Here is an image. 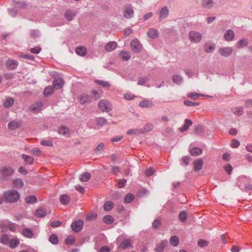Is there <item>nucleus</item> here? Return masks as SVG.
<instances>
[{
	"label": "nucleus",
	"instance_id": "1",
	"mask_svg": "<svg viewBox=\"0 0 252 252\" xmlns=\"http://www.w3.org/2000/svg\"><path fill=\"white\" fill-rule=\"evenodd\" d=\"M4 197L7 202L13 203L18 201L20 198V194L15 190H10L5 191L3 194Z\"/></svg>",
	"mask_w": 252,
	"mask_h": 252
},
{
	"label": "nucleus",
	"instance_id": "2",
	"mask_svg": "<svg viewBox=\"0 0 252 252\" xmlns=\"http://www.w3.org/2000/svg\"><path fill=\"white\" fill-rule=\"evenodd\" d=\"M123 14L124 17L126 19L132 18L134 14L132 6L130 4L125 5L123 8Z\"/></svg>",
	"mask_w": 252,
	"mask_h": 252
},
{
	"label": "nucleus",
	"instance_id": "3",
	"mask_svg": "<svg viewBox=\"0 0 252 252\" xmlns=\"http://www.w3.org/2000/svg\"><path fill=\"white\" fill-rule=\"evenodd\" d=\"M14 172V170L8 166H4L0 169L1 178L3 180H7L8 177L12 175Z\"/></svg>",
	"mask_w": 252,
	"mask_h": 252
},
{
	"label": "nucleus",
	"instance_id": "4",
	"mask_svg": "<svg viewBox=\"0 0 252 252\" xmlns=\"http://www.w3.org/2000/svg\"><path fill=\"white\" fill-rule=\"evenodd\" d=\"M188 36L190 42L196 43L200 42L202 38V34L194 31H190Z\"/></svg>",
	"mask_w": 252,
	"mask_h": 252
},
{
	"label": "nucleus",
	"instance_id": "5",
	"mask_svg": "<svg viewBox=\"0 0 252 252\" xmlns=\"http://www.w3.org/2000/svg\"><path fill=\"white\" fill-rule=\"evenodd\" d=\"M131 50L134 53H138L142 49V45L137 39L132 40L130 44Z\"/></svg>",
	"mask_w": 252,
	"mask_h": 252
},
{
	"label": "nucleus",
	"instance_id": "6",
	"mask_svg": "<svg viewBox=\"0 0 252 252\" xmlns=\"http://www.w3.org/2000/svg\"><path fill=\"white\" fill-rule=\"evenodd\" d=\"M233 51V49L231 47H222L219 49L220 55L224 57H228L230 56Z\"/></svg>",
	"mask_w": 252,
	"mask_h": 252
},
{
	"label": "nucleus",
	"instance_id": "7",
	"mask_svg": "<svg viewBox=\"0 0 252 252\" xmlns=\"http://www.w3.org/2000/svg\"><path fill=\"white\" fill-rule=\"evenodd\" d=\"M98 106L102 111L108 112L111 110V105L107 100L102 99L98 103Z\"/></svg>",
	"mask_w": 252,
	"mask_h": 252
},
{
	"label": "nucleus",
	"instance_id": "8",
	"mask_svg": "<svg viewBox=\"0 0 252 252\" xmlns=\"http://www.w3.org/2000/svg\"><path fill=\"white\" fill-rule=\"evenodd\" d=\"M83 221L79 220L73 222L71 225L72 230L74 232H79L81 231L83 226Z\"/></svg>",
	"mask_w": 252,
	"mask_h": 252
},
{
	"label": "nucleus",
	"instance_id": "9",
	"mask_svg": "<svg viewBox=\"0 0 252 252\" xmlns=\"http://www.w3.org/2000/svg\"><path fill=\"white\" fill-rule=\"evenodd\" d=\"M18 65V62L14 60L9 59L5 62L6 67L10 70L15 69Z\"/></svg>",
	"mask_w": 252,
	"mask_h": 252
},
{
	"label": "nucleus",
	"instance_id": "10",
	"mask_svg": "<svg viewBox=\"0 0 252 252\" xmlns=\"http://www.w3.org/2000/svg\"><path fill=\"white\" fill-rule=\"evenodd\" d=\"M64 84V80L61 78H57L53 81V85L54 88L57 90L61 89L63 88Z\"/></svg>",
	"mask_w": 252,
	"mask_h": 252
},
{
	"label": "nucleus",
	"instance_id": "11",
	"mask_svg": "<svg viewBox=\"0 0 252 252\" xmlns=\"http://www.w3.org/2000/svg\"><path fill=\"white\" fill-rule=\"evenodd\" d=\"M168 242L164 240L160 242L155 248L156 252H162L164 249L167 246Z\"/></svg>",
	"mask_w": 252,
	"mask_h": 252
},
{
	"label": "nucleus",
	"instance_id": "12",
	"mask_svg": "<svg viewBox=\"0 0 252 252\" xmlns=\"http://www.w3.org/2000/svg\"><path fill=\"white\" fill-rule=\"evenodd\" d=\"M235 34L231 30H227L224 34V38L226 41H230L234 39Z\"/></svg>",
	"mask_w": 252,
	"mask_h": 252
},
{
	"label": "nucleus",
	"instance_id": "13",
	"mask_svg": "<svg viewBox=\"0 0 252 252\" xmlns=\"http://www.w3.org/2000/svg\"><path fill=\"white\" fill-rule=\"evenodd\" d=\"M213 0H202L201 6L204 9H209L214 6Z\"/></svg>",
	"mask_w": 252,
	"mask_h": 252
},
{
	"label": "nucleus",
	"instance_id": "14",
	"mask_svg": "<svg viewBox=\"0 0 252 252\" xmlns=\"http://www.w3.org/2000/svg\"><path fill=\"white\" fill-rule=\"evenodd\" d=\"M77 14L75 10H68L64 13V17L68 21L72 20Z\"/></svg>",
	"mask_w": 252,
	"mask_h": 252
},
{
	"label": "nucleus",
	"instance_id": "15",
	"mask_svg": "<svg viewBox=\"0 0 252 252\" xmlns=\"http://www.w3.org/2000/svg\"><path fill=\"white\" fill-rule=\"evenodd\" d=\"M78 99L80 103L85 104L86 103H88L91 102V97L87 94H81L78 97Z\"/></svg>",
	"mask_w": 252,
	"mask_h": 252
},
{
	"label": "nucleus",
	"instance_id": "16",
	"mask_svg": "<svg viewBox=\"0 0 252 252\" xmlns=\"http://www.w3.org/2000/svg\"><path fill=\"white\" fill-rule=\"evenodd\" d=\"M147 35L149 38H156L158 36L159 32L157 29H150L147 32Z\"/></svg>",
	"mask_w": 252,
	"mask_h": 252
},
{
	"label": "nucleus",
	"instance_id": "17",
	"mask_svg": "<svg viewBox=\"0 0 252 252\" xmlns=\"http://www.w3.org/2000/svg\"><path fill=\"white\" fill-rule=\"evenodd\" d=\"M117 44L115 41H111L105 46V50L107 52H111L116 48Z\"/></svg>",
	"mask_w": 252,
	"mask_h": 252
},
{
	"label": "nucleus",
	"instance_id": "18",
	"mask_svg": "<svg viewBox=\"0 0 252 252\" xmlns=\"http://www.w3.org/2000/svg\"><path fill=\"white\" fill-rule=\"evenodd\" d=\"M153 105L152 101L149 99L141 101L139 103V106L142 108L152 107Z\"/></svg>",
	"mask_w": 252,
	"mask_h": 252
},
{
	"label": "nucleus",
	"instance_id": "19",
	"mask_svg": "<svg viewBox=\"0 0 252 252\" xmlns=\"http://www.w3.org/2000/svg\"><path fill=\"white\" fill-rule=\"evenodd\" d=\"M169 14V10L166 6L163 7L160 10L159 20L161 21L163 19L167 17Z\"/></svg>",
	"mask_w": 252,
	"mask_h": 252
},
{
	"label": "nucleus",
	"instance_id": "20",
	"mask_svg": "<svg viewBox=\"0 0 252 252\" xmlns=\"http://www.w3.org/2000/svg\"><path fill=\"white\" fill-rule=\"evenodd\" d=\"M132 246L131 239H125L120 244V247L123 249H126Z\"/></svg>",
	"mask_w": 252,
	"mask_h": 252
},
{
	"label": "nucleus",
	"instance_id": "21",
	"mask_svg": "<svg viewBox=\"0 0 252 252\" xmlns=\"http://www.w3.org/2000/svg\"><path fill=\"white\" fill-rule=\"evenodd\" d=\"M59 133L64 136L68 137L70 134V131L68 127L65 126H61L59 129Z\"/></svg>",
	"mask_w": 252,
	"mask_h": 252
},
{
	"label": "nucleus",
	"instance_id": "22",
	"mask_svg": "<svg viewBox=\"0 0 252 252\" xmlns=\"http://www.w3.org/2000/svg\"><path fill=\"white\" fill-rule=\"evenodd\" d=\"M76 54L81 56H84L87 53V49L83 46L77 47L75 49Z\"/></svg>",
	"mask_w": 252,
	"mask_h": 252
},
{
	"label": "nucleus",
	"instance_id": "23",
	"mask_svg": "<svg viewBox=\"0 0 252 252\" xmlns=\"http://www.w3.org/2000/svg\"><path fill=\"white\" fill-rule=\"evenodd\" d=\"M119 56L123 61H126L128 60L131 55L129 52L127 51H122L120 53Z\"/></svg>",
	"mask_w": 252,
	"mask_h": 252
},
{
	"label": "nucleus",
	"instance_id": "24",
	"mask_svg": "<svg viewBox=\"0 0 252 252\" xmlns=\"http://www.w3.org/2000/svg\"><path fill=\"white\" fill-rule=\"evenodd\" d=\"M194 168L195 171L200 170L203 166V161L201 159L195 160L193 162Z\"/></svg>",
	"mask_w": 252,
	"mask_h": 252
},
{
	"label": "nucleus",
	"instance_id": "25",
	"mask_svg": "<svg viewBox=\"0 0 252 252\" xmlns=\"http://www.w3.org/2000/svg\"><path fill=\"white\" fill-rule=\"evenodd\" d=\"M215 48V45L214 43H207L205 44L204 49L207 53H211Z\"/></svg>",
	"mask_w": 252,
	"mask_h": 252
},
{
	"label": "nucleus",
	"instance_id": "26",
	"mask_svg": "<svg viewBox=\"0 0 252 252\" xmlns=\"http://www.w3.org/2000/svg\"><path fill=\"white\" fill-rule=\"evenodd\" d=\"M192 124V122L191 120L189 119H186L185 121L184 126L180 128L179 130L181 132H183L187 130L189 126H190Z\"/></svg>",
	"mask_w": 252,
	"mask_h": 252
},
{
	"label": "nucleus",
	"instance_id": "27",
	"mask_svg": "<svg viewBox=\"0 0 252 252\" xmlns=\"http://www.w3.org/2000/svg\"><path fill=\"white\" fill-rule=\"evenodd\" d=\"M20 126V124L15 121H11L8 124V127L10 130H15Z\"/></svg>",
	"mask_w": 252,
	"mask_h": 252
},
{
	"label": "nucleus",
	"instance_id": "28",
	"mask_svg": "<svg viewBox=\"0 0 252 252\" xmlns=\"http://www.w3.org/2000/svg\"><path fill=\"white\" fill-rule=\"evenodd\" d=\"M22 158L26 163L29 164H32L34 162V158L30 156L22 154Z\"/></svg>",
	"mask_w": 252,
	"mask_h": 252
},
{
	"label": "nucleus",
	"instance_id": "29",
	"mask_svg": "<svg viewBox=\"0 0 252 252\" xmlns=\"http://www.w3.org/2000/svg\"><path fill=\"white\" fill-rule=\"evenodd\" d=\"M12 182L15 188H21L24 186V182L20 179H16L15 180H13Z\"/></svg>",
	"mask_w": 252,
	"mask_h": 252
},
{
	"label": "nucleus",
	"instance_id": "30",
	"mask_svg": "<svg viewBox=\"0 0 252 252\" xmlns=\"http://www.w3.org/2000/svg\"><path fill=\"white\" fill-rule=\"evenodd\" d=\"M46 215V211L45 209L42 207L37 209L35 212V215L37 217L43 218Z\"/></svg>",
	"mask_w": 252,
	"mask_h": 252
},
{
	"label": "nucleus",
	"instance_id": "31",
	"mask_svg": "<svg viewBox=\"0 0 252 252\" xmlns=\"http://www.w3.org/2000/svg\"><path fill=\"white\" fill-rule=\"evenodd\" d=\"M54 92V89L52 87L48 86L45 88L44 90L43 93L45 96H48L52 95Z\"/></svg>",
	"mask_w": 252,
	"mask_h": 252
},
{
	"label": "nucleus",
	"instance_id": "32",
	"mask_svg": "<svg viewBox=\"0 0 252 252\" xmlns=\"http://www.w3.org/2000/svg\"><path fill=\"white\" fill-rule=\"evenodd\" d=\"M143 133V131L140 129H131L128 130L127 132L128 135H138Z\"/></svg>",
	"mask_w": 252,
	"mask_h": 252
},
{
	"label": "nucleus",
	"instance_id": "33",
	"mask_svg": "<svg viewBox=\"0 0 252 252\" xmlns=\"http://www.w3.org/2000/svg\"><path fill=\"white\" fill-rule=\"evenodd\" d=\"M60 201L62 204L66 205L69 203L70 197L67 195L63 194L60 196Z\"/></svg>",
	"mask_w": 252,
	"mask_h": 252
},
{
	"label": "nucleus",
	"instance_id": "34",
	"mask_svg": "<svg viewBox=\"0 0 252 252\" xmlns=\"http://www.w3.org/2000/svg\"><path fill=\"white\" fill-rule=\"evenodd\" d=\"M170 243L173 247L177 246L179 244V238L176 236H173L170 239Z\"/></svg>",
	"mask_w": 252,
	"mask_h": 252
},
{
	"label": "nucleus",
	"instance_id": "35",
	"mask_svg": "<svg viewBox=\"0 0 252 252\" xmlns=\"http://www.w3.org/2000/svg\"><path fill=\"white\" fill-rule=\"evenodd\" d=\"M202 151L198 148H194L190 150V154L193 156H197L201 155Z\"/></svg>",
	"mask_w": 252,
	"mask_h": 252
},
{
	"label": "nucleus",
	"instance_id": "36",
	"mask_svg": "<svg viewBox=\"0 0 252 252\" xmlns=\"http://www.w3.org/2000/svg\"><path fill=\"white\" fill-rule=\"evenodd\" d=\"M104 144L103 143H99L94 149V152L96 154H100L104 149Z\"/></svg>",
	"mask_w": 252,
	"mask_h": 252
},
{
	"label": "nucleus",
	"instance_id": "37",
	"mask_svg": "<svg viewBox=\"0 0 252 252\" xmlns=\"http://www.w3.org/2000/svg\"><path fill=\"white\" fill-rule=\"evenodd\" d=\"M172 81L174 83L177 85H180L182 83L183 79L181 76L176 75L173 76Z\"/></svg>",
	"mask_w": 252,
	"mask_h": 252
},
{
	"label": "nucleus",
	"instance_id": "38",
	"mask_svg": "<svg viewBox=\"0 0 252 252\" xmlns=\"http://www.w3.org/2000/svg\"><path fill=\"white\" fill-rule=\"evenodd\" d=\"M114 206V204L110 201H107L103 206V209L105 211H109L111 210Z\"/></svg>",
	"mask_w": 252,
	"mask_h": 252
},
{
	"label": "nucleus",
	"instance_id": "39",
	"mask_svg": "<svg viewBox=\"0 0 252 252\" xmlns=\"http://www.w3.org/2000/svg\"><path fill=\"white\" fill-rule=\"evenodd\" d=\"M248 40L245 38L240 40L237 43L236 45L238 48H243L248 45Z\"/></svg>",
	"mask_w": 252,
	"mask_h": 252
},
{
	"label": "nucleus",
	"instance_id": "40",
	"mask_svg": "<svg viewBox=\"0 0 252 252\" xmlns=\"http://www.w3.org/2000/svg\"><path fill=\"white\" fill-rule=\"evenodd\" d=\"M22 234L25 237L28 238H32L33 235V233L32 230L29 228H25L23 230Z\"/></svg>",
	"mask_w": 252,
	"mask_h": 252
},
{
	"label": "nucleus",
	"instance_id": "41",
	"mask_svg": "<svg viewBox=\"0 0 252 252\" xmlns=\"http://www.w3.org/2000/svg\"><path fill=\"white\" fill-rule=\"evenodd\" d=\"M188 95L189 97L191 99H194V100L197 99L199 96H204V95L203 94H198L196 92L189 93Z\"/></svg>",
	"mask_w": 252,
	"mask_h": 252
},
{
	"label": "nucleus",
	"instance_id": "42",
	"mask_svg": "<svg viewBox=\"0 0 252 252\" xmlns=\"http://www.w3.org/2000/svg\"><path fill=\"white\" fill-rule=\"evenodd\" d=\"M90 178L91 174L88 173H86L80 175V180L82 182H87L90 180Z\"/></svg>",
	"mask_w": 252,
	"mask_h": 252
},
{
	"label": "nucleus",
	"instance_id": "43",
	"mask_svg": "<svg viewBox=\"0 0 252 252\" xmlns=\"http://www.w3.org/2000/svg\"><path fill=\"white\" fill-rule=\"evenodd\" d=\"M30 153L35 156L39 157L41 155V150L38 148H34L30 150Z\"/></svg>",
	"mask_w": 252,
	"mask_h": 252
},
{
	"label": "nucleus",
	"instance_id": "44",
	"mask_svg": "<svg viewBox=\"0 0 252 252\" xmlns=\"http://www.w3.org/2000/svg\"><path fill=\"white\" fill-rule=\"evenodd\" d=\"M25 200L27 203H33L37 201V198L34 195H30L25 198Z\"/></svg>",
	"mask_w": 252,
	"mask_h": 252
},
{
	"label": "nucleus",
	"instance_id": "45",
	"mask_svg": "<svg viewBox=\"0 0 252 252\" xmlns=\"http://www.w3.org/2000/svg\"><path fill=\"white\" fill-rule=\"evenodd\" d=\"M14 104V99L12 97L8 98L4 102L3 105L5 107H9Z\"/></svg>",
	"mask_w": 252,
	"mask_h": 252
},
{
	"label": "nucleus",
	"instance_id": "46",
	"mask_svg": "<svg viewBox=\"0 0 252 252\" xmlns=\"http://www.w3.org/2000/svg\"><path fill=\"white\" fill-rule=\"evenodd\" d=\"M103 220L104 222L107 224H111L113 222L114 219L111 216L106 215L103 217Z\"/></svg>",
	"mask_w": 252,
	"mask_h": 252
},
{
	"label": "nucleus",
	"instance_id": "47",
	"mask_svg": "<svg viewBox=\"0 0 252 252\" xmlns=\"http://www.w3.org/2000/svg\"><path fill=\"white\" fill-rule=\"evenodd\" d=\"M95 82L98 85L102 86L103 87L108 88L110 86V84L109 82L103 80H95Z\"/></svg>",
	"mask_w": 252,
	"mask_h": 252
},
{
	"label": "nucleus",
	"instance_id": "48",
	"mask_svg": "<svg viewBox=\"0 0 252 252\" xmlns=\"http://www.w3.org/2000/svg\"><path fill=\"white\" fill-rule=\"evenodd\" d=\"M19 245V241L16 239H11L9 242L10 247L12 249L16 248Z\"/></svg>",
	"mask_w": 252,
	"mask_h": 252
},
{
	"label": "nucleus",
	"instance_id": "49",
	"mask_svg": "<svg viewBox=\"0 0 252 252\" xmlns=\"http://www.w3.org/2000/svg\"><path fill=\"white\" fill-rule=\"evenodd\" d=\"M233 112L235 115L241 116L243 114V108L242 107H238L234 108Z\"/></svg>",
	"mask_w": 252,
	"mask_h": 252
},
{
	"label": "nucleus",
	"instance_id": "50",
	"mask_svg": "<svg viewBox=\"0 0 252 252\" xmlns=\"http://www.w3.org/2000/svg\"><path fill=\"white\" fill-rule=\"evenodd\" d=\"M134 198V195L131 193H129L125 197L124 201L125 203H129L133 200Z\"/></svg>",
	"mask_w": 252,
	"mask_h": 252
},
{
	"label": "nucleus",
	"instance_id": "51",
	"mask_svg": "<svg viewBox=\"0 0 252 252\" xmlns=\"http://www.w3.org/2000/svg\"><path fill=\"white\" fill-rule=\"evenodd\" d=\"M149 81V78L147 76L140 77L138 79L137 84L139 85H144L145 83Z\"/></svg>",
	"mask_w": 252,
	"mask_h": 252
},
{
	"label": "nucleus",
	"instance_id": "52",
	"mask_svg": "<svg viewBox=\"0 0 252 252\" xmlns=\"http://www.w3.org/2000/svg\"><path fill=\"white\" fill-rule=\"evenodd\" d=\"M42 106V103L41 102H37L36 104L33 105L32 106V110L34 112L38 111L40 109Z\"/></svg>",
	"mask_w": 252,
	"mask_h": 252
},
{
	"label": "nucleus",
	"instance_id": "53",
	"mask_svg": "<svg viewBox=\"0 0 252 252\" xmlns=\"http://www.w3.org/2000/svg\"><path fill=\"white\" fill-rule=\"evenodd\" d=\"M180 220L182 222H185L187 218V214L185 211H182L180 213L179 215Z\"/></svg>",
	"mask_w": 252,
	"mask_h": 252
},
{
	"label": "nucleus",
	"instance_id": "54",
	"mask_svg": "<svg viewBox=\"0 0 252 252\" xmlns=\"http://www.w3.org/2000/svg\"><path fill=\"white\" fill-rule=\"evenodd\" d=\"M75 239L72 236H68L65 240V242L67 245L72 244L75 242Z\"/></svg>",
	"mask_w": 252,
	"mask_h": 252
},
{
	"label": "nucleus",
	"instance_id": "55",
	"mask_svg": "<svg viewBox=\"0 0 252 252\" xmlns=\"http://www.w3.org/2000/svg\"><path fill=\"white\" fill-rule=\"evenodd\" d=\"M154 128V126L152 124H146L144 128V129H142L143 131V133L145 132H147L151 131Z\"/></svg>",
	"mask_w": 252,
	"mask_h": 252
},
{
	"label": "nucleus",
	"instance_id": "56",
	"mask_svg": "<svg viewBox=\"0 0 252 252\" xmlns=\"http://www.w3.org/2000/svg\"><path fill=\"white\" fill-rule=\"evenodd\" d=\"M49 241L53 244H56L58 242V238L55 234H52L49 238Z\"/></svg>",
	"mask_w": 252,
	"mask_h": 252
},
{
	"label": "nucleus",
	"instance_id": "57",
	"mask_svg": "<svg viewBox=\"0 0 252 252\" xmlns=\"http://www.w3.org/2000/svg\"><path fill=\"white\" fill-rule=\"evenodd\" d=\"M40 144L42 146H44L51 147L53 145L52 141L50 140H42L40 142Z\"/></svg>",
	"mask_w": 252,
	"mask_h": 252
},
{
	"label": "nucleus",
	"instance_id": "58",
	"mask_svg": "<svg viewBox=\"0 0 252 252\" xmlns=\"http://www.w3.org/2000/svg\"><path fill=\"white\" fill-rule=\"evenodd\" d=\"M102 94V91L100 90L98 91L93 90L92 91V94L94 97L99 98L101 96V94Z\"/></svg>",
	"mask_w": 252,
	"mask_h": 252
},
{
	"label": "nucleus",
	"instance_id": "59",
	"mask_svg": "<svg viewBox=\"0 0 252 252\" xmlns=\"http://www.w3.org/2000/svg\"><path fill=\"white\" fill-rule=\"evenodd\" d=\"M184 103L185 105L188 106H196L199 105L198 102H193L189 100H185L184 101Z\"/></svg>",
	"mask_w": 252,
	"mask_h": 252
},
{
	"label": "nucleus",
	"instance_id": "60",
	"mask_svg": "<svg viewBox=\"0 0 252 252\" xmlns=\"http://www.w3.org/2000/svg\"><path fill=\"white\" fill-rule=\"evenodd\" d=\"M8 238L9 237L7 235L3 234L0 238V242L2 244H6L8 242Z\"/></svg>",
	"mask_w": 252,
	"mask_h": 252
},
{
	"label": "nucleus",
	"instance_id": "61",
	"mask_svg": "<svg viewBox=\"0 0 252 252\" xmlns=\"http://www.w3.org/2000/svg\"><path fill=\"white\" fill-rule=\"evenodd\" d=\"M240 144V142L237 139H233L230 143V146L233 148H237Z\"/></svg>",
	"mask_w": 252,
	"mask_h": 252
},
{
	"label": "nucleus",
	"instance_id": "62",
	"mask_svg": "<svg viewBox=\"0 0 252 252\" xmlns=\"http://www.w3.org/2000/svg\"><path fill=\"white\" fill-rule=\"evenodd\" d=\"M124 97L126 99L132 100L135 97V96L131 93H127L124 94Z\"/></svg>",
	"mask_w": 252,
	"mask_h": 252
},
{
	"label": "nucleus",
	"instance_id": "63",
	"mask_svg": "<svg viewBox=\"0 0 252 252\" xmlns=\"http://www.w3.org/2000/svg\"><path fill=\"white\" fill-rule=\"evenodd\" d=\"M96 123L98 125H103L107 123V121L103 118H98L96 120Z\"/></svg>",
	"mask_w": 252,
	"mask_h": 252
},
{
	"label": "nucleus",
	"instance_id": "64",
	"mask_svg": "<svg viewBox=\"0 0 252 252\" xmlns=\"http://www.w3.org/2000/svg\"><path fill=\"white\" fill-rule=\"evenodd\" d=\"M161 224V221L157 219L154 220V221L153 223V226L154 228H158Z\"/></svg>",
	"mask_w": 252,
	"mask_h": 252
}]
</instances>
